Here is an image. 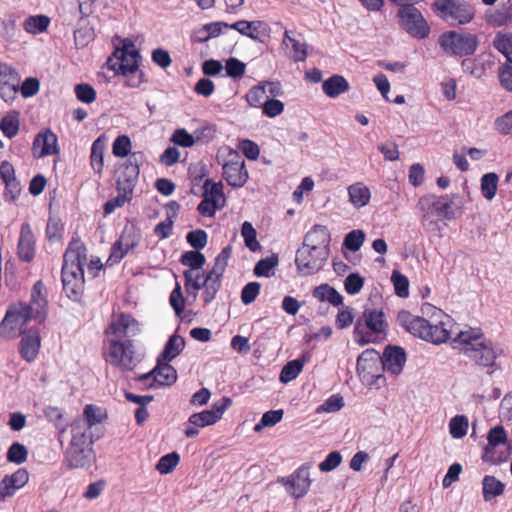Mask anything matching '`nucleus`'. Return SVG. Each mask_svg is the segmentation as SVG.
<instances>
[{
  "label": "nucleus",
  "mask_w": 512,
  "mask_h": 512,
  "mask_svg": "<svg viewBox=\"0 0 512 512\" xmlns=\"http://www.w3.org/2000/svg\"><path fill=\"white\" fill-rule=\"evenodd\" d=\"M452 346L460 353L473 361L476 365L489 368L488 374H492L496 365L497 353L480 328H469L460 331L452 339Z\"/></svg>",
  "instance_id": "f257e3e1"
},
{
  "label": "nucleus",
  "mask_w": 512,
  "mask_h": 512,
  "mask_svg": "<svg viewBox=\"0 0 512 512\" xmlns=\"http://www.w3.org/2000/svg\"><path fill=\"white\" fill-rule=\"evenodd\" d=\"M32 152L35 158L58 154L60 149L56 134L49 128L41 130L34 138Z\"/></svg>",
  "instance_id": "f3484780"
},
{
  "label": "nucleus",
  "mask_w": 512,
  "mask_h": 512,
  "mask_svg": "<svg viewBox=\"0 0 512 512\" xmlns=\"http://www.w3.org/2000/svg\"><path fill=\"white\" fill-rule=\"evenodd\" d=\"M184 348L185 339L178 334H173L165 343L164 349L158 356L157 360L171 362L183 351Z\"/></svg>",
  "instance_id": "2f4dec72"
},
{
  "label": "nucleus",
  "mask_w": 512,
  "mask_h": 512,
  "mask_svg": "<svg viewBox=\"0 0 512 512\" xmlns=\"http://www.w3.org/2000/svg\"><path fill=\"white\" fill-rule=\"evenodd\" d=\"M498 176L496 173H486L481 178V191L484 198L491 200L497 191Z\"/></svg>",
  "instance_id": "3c124183"
},
{
  "label": "nucleus",
  "mask_w": 512,
  "mask_h": 512,
  "mask_svg": "<svg viewBox=\"0 0 512 512\" xmlns=\"http://www.w3.org/2000/svg\"><path fill=\"white\" fill-rule=\"evenodd\" d=\"M40 348V335L37 329H30L22 334L19 351L21 357L27 362H32Z\"/></svg>",
  "instance_id": "bb28decb"
},
{
  "label": "nucleus",
  "mask_w": 512,
  "mask_h": 512,
  "mask_svg": "<svg viewBox=\"0 0 512 512\" xmlns=\"http://www.w3.org/2000/svg\"><path fill=\"white\" fill-rule=\"evenodd\" d=\"M208 235L202 229L192 230L187 233L186 240L195 250H201L207 245Z\"/></svg>",
  "instance_id": "338daca9"
},
{
  "label": "nucleus",
  "mask_w": 512,
  "mask_h": 512,
  "mask_svg": "<svg viewBox=\"0 0 512 512\" xmlns=\"http://www.w3.org/2000/svg\"><path fill=\"white\" fill-rule=\"evenodd\" d=\"M0 178L5 184V201H15L20 196L22 188L20 182L15 177L13 165L8 161H3L0 165Z\"/></svg>",
  "instance_id": "b1692460"
},
{
  "label": "nucleus",
  "mask_w": 512,
  "mask_h": 512,
  "mask_svg": "<svg viewBox=\"0 0 512 512\" xmlns=\"http://www.w3.org/2000/svg\"><path fill=\"white\" fill-rule=\"evenodd\" d=\"M505 484L498 480L495 476L486 475L482 480V494L485 501H490L493 498L503 494Z\"/></svg>",
  "instance_id": "4c0bfd02"
},
{
  "label": "nucleus",
  "mask_w": 512,
  "mask_h": 512,
  "mask_svg": "<svg viewBox=\"0 0 512 512\" xmlns=\"http://www.w3.org/2000/svg\"><path fill=\"white\" fill-rule=\"evenodd\" d=\"M283 44L288 49L291 47L289 54H290V57L295 62L304 61L306 59V57H307L306 44L300 36L292 37V36H290L289 31L286 30L284 33Z\"/></svg>",
  "instance_id": "72a5a7b5"
},
{
  "label": "nucleus",
  "mask_w": 512,
  "mask_h": 512,
  "mask_svg": "<svg viewBox=\"0 0 512 512\" xmlns=\"http://www.w3.org/2000/svg\"><path fill=\"white\" fill-rule=\"evenodd\" d=\"M63 291L72 301H79L84 291V272L61 271Z\"/></svg>",
  "instance_id": "412c9836"
},
{
  "label": "nucleus",
  "mask_w": 512,
  "mask_h": 512,
  "mask_svg": "<svg viewBox=\"0 0 512 512\" xmlns=\"http://www.w3.org/2000/svg\"><path fill=\"white\" fill-rule=\"evenodd\" d=\"M391 282L394 285L395 294L401 298L409 296V280L408 278L399 272L393 270L391 274Z\"/></svg>",
  "instance_id": "5fc2aeb1"
},
{
  "label": "nucleus",
  "mask_w": 512,
  "mask_h": 512,
  "mask_svg": "<svg viewBox=\"0 0 512 512\" xmlns=\"http://www.w3.org/2000/svg\"><path fill=\"white\" fill-rule=\"evenodd\" d=\"M365 327L373 333L384 332L386 327L384 313L376 309H365L362 315L357 318L353 334L355 341L360 346L367 345L372 341L371 335L364 333Z\"/></svg>",
  "instance_id": "9d476101"
},
{
  "label": "nucleus",
  "mask_w": 512,
  "mask_h": 512,
  "mask_svg": "<svg viewBox=\"0 0 512 512\" xmlns=\"http://www.w3.org/2000/svg\"><path fill=\"white\" fill-rule=\"evenodd\" d=\"M278 265V255L273 254L270 257L259 260L253 269L254 275L257 277H270L273 275L272 270Z\"/></svg>",
  "instance_id": "de8ad7c7"
},
{
  "label": "nucleus",
  "mask_w": 512,
  "mask_h": 512,
  "mask_svg": "<svg viewBox=\"0 0 512 512\" xmlns=\"http://www.w3.org/2000/svg\"><path fill=\"white\" fill-rule=\"evenodd\" d=\"M27 306L35 315V321L42 323L45 321L48 313L47 290L41 280L35 282L31 290L30 303Z\"/></svg>",
  "instance_id": "6ab92c4d"
},
{
  "label": "nucleus",
  "mask_w": 512,
  "mask_h": 512,
  "mask_svg": "<svg viewBox=\"0 0 512 512\" xmlns=\"http://www.w3.org/2000/svg\"><path fill=\"white\" fill-rule=\"evenodd\" d=\"M139 330V324L135 318L130 314L121 313L111 321L106 333L120 339L135 336Z\"/></svg>",
  "instance_id": "aec40b11"
},
{
  "label": "nucleus",
  "mask_w": 512,
  "mask_h": 512,
  "mask_svg": "<svg viewBox=\"0 0 512 512\" xmlns=\"http://www.w3.org/2000/svg\"><path fill=\"white\" fill-rule=\"evenodd\" d=\"M302 369V363H300V361L291 360L283 366L279 379L282 383H288L296 379Z\"/></svg>",
  "instance_id": "052dcab7"
},
{
  "label": "nucleus",
  "mask_w": 512,
  "mask_h": 512,
  "mask_svg": "<svg viewBox=\"0 0 512 512\" xmlns=\"http://www.w3.org/2000/svg\"><path fill=\"white\" fill-rule=\"evenodd\" d=\"M108 344L106 361L111 365L130 371L140 362L131 340L109 339Z\"/></svg>",
  "instance_id": "0eeeda50"
},
{
  "label": "nucleus",
  "mask_w": 512,
  "mask_h": 512,
  "mask_svg": "<svg viewBox=\"0 0 512 512\" xmlns=\"http://www.w3.org/2000/svg\"><path fill=\"white\" fill-rule=\"evenodd\" d=\"M179 460L180 456L177 452L168 453L158 460L156 470L161 474H168L174 470Z\"/></svg>",
  "instance_id": "4d7b16f0"
},
{
  "label": "nucleus",
  "mask_w": 512,
  "mask_h": 512,
  "mask_svg": "<svg viewBox=\"0 0 512 512\" xmlns=\"http://www.w3.org/2000/svg\"><path fill=\"white\" fill-rule=\"evenodd\" d=\"M397 18L400 28L412 38L423 40L429 36L431 28L416 6L402 5L398 8Z\"/></svg>",
  "instance_id": "20e7f679"
},
{
  "label": "nucleus",
  "mask_w": 512,
  "mask_h": 512,
  "mask_svg": "<svg viewBox=\"0 0 512 512\" xmlns=\"http://www.w3.org/2000/svg\"><path fill=\"white\" fill-rule=\"evenodd\" d=\"M131 140L127 135L118 136L112 145V152L114 156L124 158L131 155Z\"/></svg>",
  "instance_id": "0e129e2a"
},
{
  "label": "nucleus",
  "mask_w": 512,
  "mask_h": 512,
  "mask_svg": "<svg viewBox=\"0 0 512 512\" xmlns=\"http://www.w3.org/2000/svg\"><path fill=\"white\" fill-rule=\"evenodd\" d=\"M107 418V412L104 408L88 404L83 411V418L86 425L91 429L96 424L102 423Z\"/></svg>",
  "instance_id": "79ce46f5"
},
{
  "label": "nucleus",
  "mask_w": 512,
  "mask_h": 512,
  "mask_svg": "<svg viewBox=\"0 0 512 512\" xmlns=\"http://www.w3.org/2000/svg\"><path fill=\"white\" fill-rule=\"evenodd\" d=\"M118 196L108 200L104 204V213L106 215L113 213L116 208L122 207L126 202L132 198V193L125 190V188H117Z\"/></svg>",
  "instance_id": "864d4df0"
},
{
  "label": "nucleus",
  "mask_w": 512,
  "mask_h": 512,
  "mask_svg": "<svg viewBox=\"0 0 512 512\" xmlns=\"http://www.w3.org/2000/svg\"><path fill=\"white\" fill-rule=\"evenodd\" d=\"M494 48L505 56L509 63H512V34L498 32L493 39Z\"/></svg>",
  "instance_id": "a19ab883"
},
{
  "label": "nucleus",
  "mask_w": 512,
  "mask_h": 512,
  "mask_svg": "<svg viewBox=\"0 0 512 512\" xmlns=\"http://www.w3.org/2000/svg\"><path fill=\"white\" fill-rule=\"evenodd\" d=\"M383 367L394 375H399L406 363V352L404 348L396 345H388L385 347L383 355H381Z\"/></svg>",
  "instance_id": "4be33fe9"
},
{
  "label": "nucleus",
  "mask_w": 512,
  "mask_h": 512,
  "mask_svg": "<svg viewBox=\"0 0 512 512\" xmlns=\"http://www.w3.org/2000/svg\"><path fill=\"white\" fill-rule=\"evenodd\" d=\"M50 23V19L45 15L29 16L24 21V29L30 34H39L44 32Z\"/></svg>",
  "instance_id": "a18cd8bd"
},
{
  "label": "nucleus",
  "mask_w": 512,
  "mask_h": 512,
  "mask_svg": "<svg viewBox=\"0 0 512 512\" xmlns=\"http://www.w3.org/2000/svg\"><path fill=\"white\" fill-rule=\"evenodd\" d=\"M31 320H35V315L27 303L19 302L9 306L0 323V336L11 339L18 334L26 333L23 327Z\"/></svg>",
  "instance_id": "7ed1b4c3"
},
{
  "label": "nucleus",
  "mask_w": 512,
  "mask_h": 512,
  "mask_svg": "<svg viewBox=\"0 0 512 512\" xmlns=\"http://www.w3.org/2000/svg\"><path fill=\"white\" fill-rule=\"evenodd\" d=\"M488 22L494 26H506L512 23V5L495 11L488 17Z\"/></svg>",
  "instance_id": "680f3d73"
},
{
  "label": "nucleus",
  "mask_w": 512,
  "mask_h": 512,
  "mask_svg": "<svg viewBox=\"0 0 512 512\" xmlns=\"http://www.w3.org/2000/svg\"><path fill=\"white\" fill-rule=\"evenodd\" d=\"M141 240V232L134 225H126L119 237L113 244L111 253L107 259L108 265L119 263L125 255L136 248Z\"/></svg>",
  "instance_id": "ddd939ff"
},
{
  "label": "nucleus",
  "mask_w": 512,
  "mask_h": 512,
  "mask_svg": "<svg viewBox=\"0 0 512 512\" xmlns=\"http://www.w3.org/2000/svg\"><path fill=\"white\" fill-rule=\"evenodd\" d=\"M87 262V249L79 237L72 238L64 256L62 271L84 272Z\"/></svg>",
  "instance_id": "dca6fc26"
},
{
  "label": "nucleus",
  "mask_w": 512,
  "mask_h": 512,
  "mask_svg": "<svg viewBox=\"0 0 512 512\" xmlns=\"http://www.w3.org/2000/svg\"><path fill=\"white\" fill-rule=\"evenodd\" d=\"M188 422L190 426L184 430V434L187 438H194L199 434L198 428L213 425L217 421L215 420V416L212 412L204 410L190 415Z\"/></svg>",
  "instance_id": "7c9ffc66"
},
{
  "label": "nucleus",
  "mask_w": 512,
  "mask_h": 512,
  "mask_svg": "<svg viewBox=\"0 0 512 512\" xmlns=\"http://www.w3.org/2000/svg\"><path fill=\"white\" fill-rule=\"evenodd\" d=\"M153 372L154 382L149 384V388L170 386L177 380V371L169 362L157 360V365L153 368Z\"/></svg>",
  "instance_id": "c85d7f7f"
},
{
  "label": "nucleus",
  "mask_w": 512,
  "mask_h": 512,
  "mask_svg": "<svg viewBox=\"0 0 512 512\" xmlns=\"http://www.w3.org/2000/svg\"><path fill=\"white\" fill-rule=\"evenodd\" d=\"M6 457L9 462L20 465L27 460L28 450L23 444L14 442L9 447Z\"/></svg>",
  "instance_id": "13d9d810"
},
{
  "label": "nucleus",
  "mask_w": 512,
  "mask_h": 512,
  "mask_svg": "<svg viewBox=\"0 0 512 512\" xmlns=\"http://www.w3.org/2000/svg\"><path fill=\"white\" fill-rule=\"evenodd\" d=\"M423 222L437 223L455 218L454 201L449 195H426L418 202Z\"/></svg>",
  "instance_id": "f03ea898"
},
{
  "label": "nucleus",
  "mask_w": 512,
  "mask_h": 512,
  "mask_svg": "<svg viewBox=\"0 0 512 512\" xmlns=\"http://www.w3.org/2000/svg\"><path fill=\"white\" fill-rule=\"evenodd\" d=\"M223 177L228 185L234 188H240L248 180V172L245 167V161L238 154L223 165Z\"/></svg>",
  "instance_id": "a211bd4d"
},
{
  "label": "nucleus",
  "mask_w": 512,
  "mask_h": 512,
  "mask_svg": "<svg viewBox=\"0 0 512 512\" xmlns=\"http://www.w3.org/2000/svg\"><path fill=\"white\" fill-rule=\"evenodd\" d=\"M74 91L77 99L85 104H90L96 99V91L90 84H77Z\"/></svg>",
  "instance_id": "774afa93"
},
{
  "label": "nucleus",
  "mask_w": 512,
  "mask_h": 512,
  "mask_svg": "<svg viewBox=\"0 0 512 512\" xmlns=\"http://www.w3.org/2000/svg\"><path fill=\"white\" fill-rule=\"evenodd\" d=\"M17 252L24 262H31L35 256V239L29 223L21 225Z\"/></svg>",
  "instance_id": "393cba45"
},
{
  "label": "nucleus",
  "mask_w": 512,
  "mask_h": 512,
  "mask_svg": "<svg viewBox=\"0 0 512 512\" xmlns=\"http://www.w3.org/2000/svg\"><path fill=\"white\" fill-rule=\"evenodd\" d=\"M262 26H264V23L261 21L239 20L230 24V29L236 30L241 35L262 43L263 40L260 38V28Z\"/></svg>",
  "instance_id": "473e14b6"
},
{
  "label": "nucleus",
  "mask_w": 512,
  "mask_h": 512,
  "mask_svg": "<svg viewBox=\"0 0 512 512\" xmlns=\"http://www.w3.org/2000/svg\"><path fill=\"white\" fill-rule=\"evenodd\" d=\"M232 253V247L226 246L222 249V251L215 258V263L212 269L209 272H212V275H221L223 276L225 269L228 264V259L230 258Z\"/></svg>",
  "instance_id": "69168bd1"
},
{
  "label": "nucleus",
  "mask_w": 512,
  "mask_h": 512,
  "mask_svg": "<svg viewBox=\"0 0 512 512\" xmlns=\"http://www.w3.org/2000/svg\"><path fill=\"white\" fill-rule=\"evenodd\" d=\"M365 240V233L362 230H352L344 237L343 246L352 252L358 251Z\"/></svg>",
  "instance_id": "bf43d9fd"
},
{
  "label": "nucleus",
  "mask_w": 512,
  "mask_h": 512,
  "mask_svg": "<svg viewBox=\"0 0 512 512\" xmlns=\"http://www.w3.org/2000/svg\"><path fill=\"white\" fill-rule=\"evenodd\" d=\"M104 149L105 145L102 142L101 138H97L93 143L91 147V155H90V162L91 167L96 173H101L104 162Z\"/></svg>",
  "instance_id": "c03bdc74"
},
{
  "label": "nucleus",
  "mask_w": 512,
  "mask_h": 512,
  "mask_svg": "<svg viewBox=\"0 0 512 512\" xmlns=\"http://www.w3.org/2000/svg\"><path fill=\"white\" fill-rule=\"evenodd\" d=\"M267 94L263 82L253 86L246 94V101L251 107L260 108L267 100Z\"/></svg>",
  "instance_id": "37998d69"
},
{
  "label": "nucleus",
  "mask_w": 512,
  "mask_h": 512,
  "mask_svg": "<svg viewBox=\"0 0 512 512\" xmlns=\"http://www.w3.org/2000/svg\"><path fill=\"white\" fill-rule=\"evenodd\" d=\"M92 458V447L69 445L65 452V461L71 468H84L91 463Z\"/></svg>",
  "instance_id": "cd10ccee"
},
{
  "label": "nucleus",
  "mask_w": 512,
  "mask_h": 512,
  "mask_svg": "<svg viewBox=\"0 0 512 512\" xmlns=\"http://www.w3.org/2000/svg\"><path fill=\"white\" fill-rule=\"evenodd\" d=\"M221 275H212V272H208L203 280V293L202 299L205 305L210 304L216 297V294L221 288Z\"/></svg>",
  "instance_id": "c9c22d12"
},
{
  "label": "nucleus",
  "mask_w": 512,
  "mask_h": 512,
  "mask_svg": "<svg viewBox=\"0 0 512 512\" xmlns=\"http://www.w3.org/2000/svg\"><path fill=\"white\" fill-rule=\"evenodd\" d=\"M487 445L483 449L482 459L492 464H501L506 462L509 452H500L496 454V448L507 444V434L503 426L497 425L491 428L487 434Z\"/></svg>",
  "instance_id": "4468645a"
},
{
  "label": "nucleus",
  "mask_w": 512,
  "mask_h": 512,
  "mask_svg": "<svg viewBox=\"0 0 512 512\" xmlns=\"http://www.w3.org/2000/svg\"><path fill=\"white\" fill-rule=\"evenodd\" d=\"M204 197L214 200L225 205V196L223 194V186L221 182L215 183L211 179H206L203 185Z\"/></svg>",
  "instance_id": "8fccbe9b"
},
{
  "label": "nucleus",
  "mask_w": 512,
  "mask_h": 512,
  "mask_svg": "<svg viewBox=\"0 0 512 512\" xmlns=\"http://www.w3.org/2000/svg\"><path fill=\"white\" fill-rule=\"evenodd\" d=\"M349 89L347 80L340 75H333L323 81L322 90L330 98H336Z\"/></svg>",
  "instance_id": "f704fd0d"
},
{
  "label": "nucleus",
  "mask_w": 512,
  "mask_h": 512,
  "mask_svg": "<svg viewBox=\"0 0 512 512\" xmlns=\"http://www.w3.org/2000/svg\"><path fill=\"white\" fill-rule=\"evenodd\" d=\"M310 467V464H304L290 476L279 480L296 499L305 496L310 488L312 482L309 471Z\"/></svg>",
  "instance_id": "2eb2a0df"
},
{
  "label": "nucleus",
  "mask_w": 512,
  "mask_h": 512,
  "mask_svg": "<svg viewBox=\"0 0 512 512\" xmlns=\"http://www.w3.org/2000/svg\"><path fill=\"white\" fill-rule=\"evenodd\" d=\"M20 127L19 112L11 111L6 114L0 121V129L2 133L9 139L18 134Z\"/></svg>",
  "instance_id": "ea45409f"
},
{
  "label": "nucleus",
  "mask_w": 512,
  "mask_h": 512,
  "mask_svg": "<svg viewBox=\"0 0 512 512\" xmlns=\"http://www.w3.org/2000/svg\"><path fill=\"white\" fill-rule=\"evenodd\" d=\"M144 160L142 152H133L129 158L116 169L117 188H125L126 191L133 194V190L138 182L140 173V163Z\"/></svg>",
  "instance_id": "f8f14e48"
},
{
  "label": "nucleus",
  "mask_w": 512,
  "mask_h": 512,
  "mask_svg": "<svg viewBox=\"0 0 512 512\" xmlns=\"http://www.w3.org/2000/svg\"><path fill=\"white\" fill-rule=\"evenodd\" d=\"M469 426L468 418L464 415H457L450 420V434L455 439L464 437Z\"/></svg>",
  "instance_id": "6e6d98bb"
},
{
  "label": "nucleus",
  "mask_w": 512,
  "mask_h": 512,
  "mask_svg": "<svg viewBox=\"0 0 512 512\" xmlns=\"http://www.w3.org/2000/svg\"><path fill=\"white\" fill-rule=\"evenodd\" d=\"M140 58V53L135 49L132 40L126 38L122 40V46L116 48L107 59L106 65L116 74L127 75V71L136 70Z\"/></svg>",
  "instance_id": "423d86ee"
},
{
  "label": "nucleus",
  "mask_w": 512,
  "mask_h": 512,
  "mask_svg": "<svg viewBox=\"0 0 512 512\" xmlns=\"http://www.w3.org/2000/svg\"><path fill=\"white\" fill-rule=\"evenodd\" d=\"M330 253L322 248L302 244L296 251L295 264L303 275H313L325 266Z\"/></svg>",
  "instance_id": "1a4fd4ad"
},
{
  "label": "nucleus",
  "mask_w": 512,
  "mask_h": 512,
  "mask_svg": "<svg viewBox=\"0 0 512 512\" xmlns=\"http://www.w3.org/2000/svg\"><path fill=\"white\" fill-rule=\"evenodd\" d=\"M450 338L448 330L444 327V323L441 322L437 325L429 323L425 341L433 344H441L446 342Z\"/></svg>",
  "instance_id": "49530a36"
},
{
  "label": "nucleus",
  "mask_w": 512,
  "mask_h": 512,
  "mask_svg": "<svg viewBox=\"0 0 512 512\" xmlns=\"http://www.w3.org/2000/svg\"><path fill=\"white\" fill-rule=\"evenodd\" d=\"M350 202L356 207L361 208L368 204L371 193L368 187L362 183H356L348 187Z\"/></svg>",
  "instance_id": "58836bf2"
},
{
  "label": "nucleus",
  "mask_w": 512,
  "mask_h": 512,
  "mask_svg": "<svg viewBox=\"0 0 512 512\" xmlns=\"http://www.w3.org/2000/svg\"><path fill=\"white\" fill-rule=\"evenodd\" d=\"M71 446L92 447L90 428L81 417L75 419L71 424Z\"/></svg>",
  "instance_id": "c756f323"
},
{
  "label": "nucleus",
  "mask_w": 512,
  "mask_h": 512,
  "mask_svg": "<svg viewBox=\"0 0 512 512\" xmlns=\"http://www.w3.org/2000/svg\"><path fill=\"white\" fill-rule=\"evenodd\" d=\"M241 235L244 238L246 247L250 251L255 252L261 248L259 242L257 241V232L250 222L245 221L242 224Z\"/></svg>",
  "instance_id": "603ef678"
},
{
  "label": "nucleus",
  "mask_w": 512,
  "mask_h": 512,
  "mask_svg": "<svg viewBox=\"0 0 512 512\" xmlns=\"http://www.w3.org/2000/svg\"><path fill=\"white\" fill-rule=\"evenodd\" d=\"M440 47L447 53L457 56L472 55L477 47V37L470 33L449 31L439 37Z\"/></svg>",
  "instance_id": "6e6552de"
},
{
  "label": "nucleus",
  "mask_w": 512,
  "mask_h": 512,
  "mask_svg": "<svg viewBox=\"0 0 512 512\" xmlns=\"http://www.w3.org/2000/svg\"><path fill=\"white\" fill-rule=\"evenodd\" d=\"M357 373L363 384L379 386V381H384L383 361L380 353L369 348L364 350L357 358Z\"/></svg>",
  "instance_id": "39448f33"
},
{
  "label": "nucleus",
  "mask_w": 512,
  "mask_h": 512,
  "mask_svg": "<svg viewBox=\"0 0 512 512\" xmlns=\"http://www.w3.org/2000/svg\"><path fill=\"white\" fill-rule=\"evenodd\" d=\"M432 8L440 18H451L462 25L469 23L475 15L474 7L461 0H435Z\"/></svg>",
  "instance_id": "9b49d317"
},
{
  "label": "nucleus",
  "mask_w": 512,
  "mask_h": 512,
  "mask_svg": "<svg viewBox=\"0 0 512 512\" xmlns=\"http://www.w3.org/2000/svg\"><path fill=\"white\" fill-rule=\"evenodd\" d=\"M331 234L324 225H314L304 236L303 243L305 246L322 248L330 253Z\"/></svg>",
  "instance_id": "a878e982"
},
{
  "label": "nucleus",
  "mask_w": 512,
  "mask_h": 512,
  "mask_svg": "<svg viewBox=\"0 0 512 512\" xmlns=\"http://www.w3.org/2000/svg\"><path fill=\"white\" fill-rule=\"evenodd\" d=\"M185 279V289L188 294H192L196 298L200 289L203 288V281H201V275L197 274L194 276L193 272L186 270L183 272Z\"/></svg>",
  "instance_id": "e2e57ef3"
},
{
  "label": "nucleus",
  "mask_w": 512,
  "mask_h": 512,
  "mask_svg": "<svg viewBox=\"0 0 512 512\" xmlns=\"http://www.w3.org/2000/svg\"><path fill=\"white\" fill-rule=\"evenodd\" d=\"M312 295L320 301L329 302L333 306H340L343 304L342 295L335 288L326 283L315 287Z\"/></svg>",
  "instance_id": "e433bc0d"
},
{
  "label": "nucleus",
  "mask_w": 512,
  "mask_h": 512,
  "mask_svg": "<svg viewBox=\"0 0 512 512\" xmlns=\"http://www.w3.org/2000/svg\"><path fill=\"white\" fill-rule=\"evenodd\" d=\"M401 327L415 337L425 340L429 322L420 316H415L407 310H401L397 315Z\"/></svg>",
  "instance_id": "5701e85b"
},
{
  "label": "nucleus",
  "mask_w": 512,
  "mask_h": 512,
  "mask_svg": "<svg viewBox=\"0 0 512 512\" xmlns=\"http://www.w3.org/2000/svg\"><path fill=\"white\" fill-rule=\"evenodd\" d=\"M180 262L182 265L198 270L203 267L206 262L204 254L198 250L186 251L181 255Z\"/></svg>",
  "instance_id": "09e8293b"
}]
</instances>
